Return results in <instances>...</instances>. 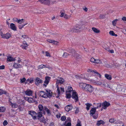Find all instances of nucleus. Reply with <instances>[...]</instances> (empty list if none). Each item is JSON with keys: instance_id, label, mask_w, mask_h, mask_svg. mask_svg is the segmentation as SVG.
<instances>
[{"instance_id": "nucleus-19", "label": "nucleus", "mask_w": 126, "mask_h": 126, "mask_svg": "<svg viewBox=\"0 0 126 126\" xmlns=\"http://www.w3.org/2000/svg\"><path fill=\"white\" fill-rule=\"evenodd\" d=\"M24 98L30 103H32L33 102V99L32 98L24 97Z\"/></svg>"}, {"instance_id": "nucleus-27", "label": "nucleus", "mask_w": 126, "mask_h": 126, "mask_svg": "<svg viewBox=\"0 0 126 126\" xmlns=\"http://www.w3.org/2000/svg\"><path fill=\"white\" fill-rule=\"evenodd\" d=\"M96 110V109L93 108L90 110V115H93L94 114Z\"/></svg>"}, {"instance_id": "nucleus-23", "label": "nucleus", "mask_w": 126, "mask_h": 126, "mask_svg": "<svg viewBox=\"0 0 126 126\" xmlns=\"http://www.w3.org/2000/svg\"><path fill=\"white\" fill-rule=\"evenodd\" d=\"M10 26L11 29L14 30L16 31V28L14 24L13 23H11L10 25Z\"/></svg>"}, {"instance_id": "nucleus-49", "label": "nucleus", "mask_w": 126, "mask_h": 126, "mask_svg": "<svg viewBox=\"0 0 126 126\" xmlns=\"http://www.w3.org/2000/svg\"><path fill=\"white\" fill-rule=\"evenodd\" d=\"M11 106L12 107L14 108H16L17 107V105L16 104H13L12 103Z\"/></svg>"}, {"instance_id": "nucleus-8", "label": "nucleus", "mask_w": 126, "mask_h": 126, "mask_svg": "<svg viewBox=\"0 0 126 126\" xmlns=\"http://www.w3.org/2000/svg\"><path fill=\"white\" fill-rule=\"evenodd\" d=\"M72 55L74 56L76 58L78 59H79L81 58V56L78 54L76 53L75 51L74 50H72Z\"/></svg>"}, {"instance_id": "nucleus-38", "label": "nucleus", "mask_w": 126, "mask_h": 126, "mask_svg": "<svg viewBox=\"0 0 126 126\" xmlns=\"http://www.w3.org/2000/svg\"><path fill=\"white\" fill-rule=\"evenodd\" d=\"M106 50L108 51L109 52L111 53H113L114 52V51L113 50H110L109 47H107V48H105Z\"/></svg>"}, {"instance_id": "nucleus-39", "label": "nucleus", "mask_w": 126, "mask_h": 126, "mask_svg": "<svg viewBox=\"0 0 126 126\" xmlns=\"http://www.w3.org/2000/svg\"><path fill=\"white\" fill-rule=\"evenodd\" d=\"M109 34L110 35L113 36H116L117 35V34H115L113 31H110L109 32Z\"/></svg>"}, {"instance_id": "nucleus-41", "label": "nucleus", "mask_w": 126, "mask_h": 126, "mask_svg": "<svg viewBox=\"0 0 126 126\" xmlns=\"http://www.w3.org/2000/svg\"><path fill=\"white\" fill-rule=\"evenodd\" d=\"M118 20V19H116L113 20L112 21V24L114 26H115L116 25L117 21Z\"/></svg>"}, {"instance_id": "nucleus-48", "label": "nucleus", "mask_w": 126, "mask_h": 126, "mask_svg": "<svg viewBox=\"0 0 126 126\" xmlns=\"http://www.w3.org/2000/svg\"><path fill=\"white\" fill-rule=\"evenodd\" d=\"M66 117L64 116H63L61 118V120L63 121H64L66 119Z\"/></svg>"}, {"instance_id": "nucleus-43", "label": "nucleus", "mask_w": 126, "mask_h": 126, "mask_svg": "<svg viewBox=\"0 0 126 126\" xmlns=\"http://www.w3.org/2000/svg\"><path fill=\"white\" fill-rule=\"evenodd\" d=\"M56 3V1L55 0H49V5L50 4H52L55 3Z\"/></svg>"}, {"instance_id": "nucleus-31", "label": "nucleus", "mask_w": 126, "mask_h": 126, "mask_svg": "<svg viewBox=\"0 0 126 126\" xmlns=\"http://www.w3.org/2000/svg\"><path fill=\"white\" fill-rule=\"evenodd\" d=\"M104 65L107 68H110L112 67V66L107 63V62L106 61H104Z\"/></svg>"}, {"instance_id": "nucleus-7", "label": "nucleus", "mask_w": 126, "mask_h": 126, "mask_svg": "<svg viewBox=\"0 0 126 126\" xmlns=\"http://www.w3.org/2000/svg\"><path fill=\"white\" fill-rule=\"evenodd\" d=\"M34 81L35 84L37 86L40 83H41L43 82L42 80L40 79L38 77L36 78Z\"/></svg>"}, {"instance_id": "nucleus-51", "label": "nucleus", "mask_w": 126, "mask_h": 126, "mask_svg": "<svg viewBox=\"0 0 126 126\" xmlns=\"http://www.w3.org/2000/svg\"><path fill=\"white\" fill-rule=\"evenodd\" d=\"M25 26V24H23L22 25H19V29H21L22 28Z\"/></svg>"}, {"instance_id": "nucleus-28", "label": "nucleus", "mask_w": 126, "mask_h": 126, "mask_svg": "<svg viewBox=\"0 0 126 126\" xmlns=\"http://www.w3.org/2000/svg\"><path fill=\"white\" fill-rule=\"evenodd\" d=\"M42 112L41 111H39L38 112L36 117H37L38 119H39V118H40L42 116Z\"/></svg>"}, {"instance_id": "nucleus-62", "label": "nucleus", "mask_w": 126, "mask_h": 126, "mask_svg": "<svg viewBox=\"0 0 126 126\" xmlns=\"http://www.w3.org/2000/svg\"><path fill=\"white\" fill-rule=\"evenodd\" d=\"M22 37L23 38H28L27 36L26 35H23L22 36Z\"/></svg>"}, {"instance_id": "nucleus-46", "label": "nucleus", "mask_w": 126, "mask_h": 126, "mask_svg": "<svg viewBox=\"0 0 126 126\" xmlns=\"http://www.w3.org/2000/svg\"><path fill=\"white\" fill-rule=\"evenodd\" d=\"M94 70H93L92 69H88L87 70V71L88 72H90V73L92 72V73L93 74H94V73L93 72Z\"/></svg>"}, {"instance_id": "nucleus-47", "label": "nucleus", "mask_w": 126, "mask_h": 126, "mask_svg": "<svg viewBox=\"0 0 126 126\" xmlns=\"http://www.w3.org/2000/svg\"><path fill=\"white\" fill-rule=\"evenodd\" d=\"M102 123V121L101 120L100 121H98L97 122V125L98 126H99Z\"/></svg>"}, {"instance_id": "nucleus-42", "label": "nucleus", "mask_w": 126, "mask_h": 126, "mask_svg": "<svg viewBox=\"0 0 126 126\" xmlns=\"http://www.w3.org/2000/svg\"><path fill=\"white\" fill-rule=\"evenodd\" d=\"M40 121L41 122H42L44 124L46 123L45 119L44 117H43L40 119Z\"/></svg>"}, {"instance_id": "nucleus-35", "label": "nucleus", "mask_w": 126, "mask_h": 126, "mask_svg": "<svg viewBox=\"0 0 126 126\" xmlns=\"http://www.w3.org/2000/svg\"><path fill=\"white\" fill-rule=\"evenodd\" d=\"M94 75L96 76H98L100 78H101V75L96 70H94Z\"/></svg>"}, {"instance_id": "nucleus-17", "label": "nucleus", "mask_w": 126, "mask_h": 126, "mask_svg": "<svg viewBox=\"0 0 126 126\" xmlns=\"http://www.w3.org/2000/svg\"><path fill=\"white\" fill-rule=\"evenodd\" d=\"M13 67L15 68H22V65L18 63H14Z\"/></svg>"}, {"instance_id": "nucleus-36", "label": "nucleus", "mask_w": 126, "mask_h": 126, "mask_svg": "<svg viewBox=\"0 0 126 126\" xmlns=\"http://www.w3.org/2000/svg\"><path fill=\"white\" fill-rule=\"evenodd\" d=\"M45 107H44V108H43V106L41 105H39L38 106V108L39 110V111H42L43 112V111L44 109L45 108Z\"/></svg>"}, {"instance_id": "nucleus-60", "label": "nucleus", "mask_w": 126, "mask_h": 126, "mask_svg": "<svg viewBox=\"0 0 126 126\" xmlns=\"http://www.w3.org/2000/svg\"><path fill=\"white\" fill-rule=\"evenodd\" d=\"M65 126H71V122H68L67 123V124L66 126L65 125Z\"/></svg>"}, {"instance_id": "nucleus-24", "label": "nucleus", "mask_w": 126, "mask_h": 126, "mask_svg": "<svg viewBox=\"0 0 126 126\" xmlns=\"http://www.w3.org/2000/svg\"><path fill=\"white\" fill-rule=\"evenodd\" d=\"M15 58H13L11 56H8L7 58V60L9 62L14 61L16 60Z\"/></svg>"}, {"instance_id": "nucleus-1", "label": "nucleus", "mask_w": 126, "mask_h": 126, "mask_svg": "<svg viewBox=\"0 0 126 126\" xmlns=\"http://www.w3.org/2000/svg\"><path fill=\"white\" fill-rule=\"evenodd\" d=\"M79 86L83 90L89 93H91L94 90V88L91 85L85 83H79Z\"/></svg>"}, {"instance_id": "nucleus-5", "label": "nucleus", "mask_w": 126, "mask_h": 126, "mask_svg": "<svg viewBox=\"0 0 126 126\" xmlns=\"http://www.w3.org/2000/svg\"><path fill=\"white\" fill-rule=\"evenodd\" d=\"M1 35L2 37L3 38L8 39L11 37V35L9 33H7L6 34L1 33Z\"/></svg>"}, {"instance_id": "nucleus-58", "label": "nucleus", "mask_w": 126, "mask_h": 126, "mask_svg": "<svg viewBox=\"0 0 126 126\" xmlns=\"http://www.w3.org/2000/svg\"><path fill=\"white\" fill-rule=\"evenodd\" d=\"M8 124L6 120H5L3 123V125L4 126Z\"/></svg>"}, {"instance_id": "nucleus-2", "label": "nucleus", "mask_w": 126, "mask_h": 126, "mask_svg": "<svg viewBox=\"0 0 126 126\" xmlns=\"http://www.w3.org/2000/svg\"><path fill=\"white\" fill-rule=\"evenodd\" d=\"M83 23H81L80 25H77L76 26V28H72L70 30V31L72 32H78L81 29L83 28L82 27L83 26Z\"/></svg>"}, {"instance_id": "nucleus-59", "label": "nucleus", "mask_w": 126, "mask_h": 126, "mask_svg": "<svg viewBox=\"0 0 126 126\" xmlns=\"http://www.w3.org/2000/svg\"><path fill=\"white\" fill-rule=\"evenodd\" d=\"M102 84V83L101 82L98 81L95 82V84H97L98 85H100L101 84Z\"/></svg>"}, {"instance_id": "nucleus-52", "label": "nucleus", "mask_w": 126, "mask_h": 126, "mask_svg": "<svg viewBox=\"0 0 126 126\" xmlns=\"http://www.w3.org/2000/svg\"><path fill=\"white\" fill-rule=\"evenodd\" d=\"M45 55L47 57H50V55L49 53L47 51H46L45 52Z\"/></svg>"}, {"instance_id": "nucleus-44", "label": "nucleus", "mask_w": 126, "mask_h": 126, "mask_svg": "<svg viewBox=\"0 0 126 126\" xmlns=\"http://www.w3.org/2000/svg\"><path fill=\"white\" fill-rule=\"evenodd\" d=\"M71 95L69 93H66V97L67 98H71Z\"/></svg>"}, {"instance_id": "nucleus-16", "label": "nucleus", "mask_w": 126, "mask_h": 126, "mask_svg": "<svg viewBox=\"0 0 126 126\" xmlns=\"http://www.w3.org/2000/svg\"><path fill=\"white\" fill-rule=\"evenodd\" d=\"M45 108H44L43 111V113L44 114H45V112L44 111V110H45L47 113L48 115L51 114V112L46 107H45Z\"/></svg>"}, {"instance_id": "nucleus-30", "label": "nucleus", "mask_w": 126, "mask_h": 126, "mask_svg": "<svg viewBox=\"0 0 126 126\" xmlns=\"http://www.w3.org/2000/svg\"><path fill=\"white\" fill-rule=\"evenodd\" d=\"M73 91L72 87L71 86H68V89L66 91V93H70L72 91Z\"/></svg>"}, {"instance_id": "nucleus-22", "label": "nucleus", "mask_w": 126, "mask_h": 126, "mask_svg": "<svg viewBox=\"0 0 126 126\" xmlns=\"http://www.w3.org/2000/svg\"><path fill=\"white\" fill-rule=\"evenodd\" d=\"M47 92L46 95H47V97H51L52 95V92L49 90H47L46 91Z\"/></svg>"}, {"instance_id": "nucleus-40", "label": "nucleus", "mask_w": 126, "mask_h": 126, "mask_svg": "<svg viewBox=\"0 0 126 126\" xmlns=\"http://www.w3.org/2000/svg\"><path fill=\"white\" fill-rule=\"evenodd\" d=\"M67 122H71V120H70V117H68L67 118V120H66V121L65 122V123H64L63 125H61L62 126H63V125H65V124L67 123Z\"/></svg>"}, {"instance_id": "nucleus-21", "label": "nucleus", "mask_w": 126, "mask_h": 126, "mask_svg": "<svg viewBox=\"0 0 126 126\" xmlns=\"http://www.w3.org/2000/svg\"><path fill=\"white\" fill-rule=\"evenodd\" d=\"M25 94L28 96H31L32 95V92L30 90H27L25 92Z\"/></svg>"}, {"instance_id": "nucleus-6", "label": "nucleus", "mask_w": 126, "mask_h": 126, "mask_svg": "<svg viewBox=\"0 0 126 126\" xmlns=\"http://www.w3.org/2000/svg\"><path fill=\"white\" fill-rule=\"evenodd\" d=\"M29 114L31 115L34 119H36L37 113L33 111H29Z\"/></svg>"}, {"instance_id": "nucleus-3", "label": "nucleus", "mask_w": 126, "mask_h": 126, "mask_svg": "<svg viewBox=\"0 0 126 126\" xmlns=\"http://www.w3.org/2000/svg\"><path fill=\"white\" fill-rule=\"evenodd\" d=\"M103 85L105 87H109L113 91L116 90V87H117V85H116L113 84L111 85H109L107 83L104 84Z\"/></svg>"}, {"instance_id": "nucleus-13", "label": "nucleus", "mask_w": 126, "mask_h": 126, "mask_svg": "<svg viewBox=\"0 0 126 126\" xmlns=\"http://www.w3.org/2000/svg\"><path fill=\"white\" fill-rule=\"evenodd\" d=\"M50 78V77H46L45 80L44 81V83L45 84H43L44 86H46L48 84Z\"/></svg>"}, {"instance_id": "nucleus-55", "label": "nucleus", "mask_w": 126, "mask_h": 126, "mask_svg": "<svg viewBox=\"0 0 126 126\" xmlns=\"http://www.w3.org/2000/svg\"><path fill=\"white\" fill-rule=\"evenodd\" d=\"M57 91L58 92V95H59L60 94V93L58 85L57 86Z\"/></svg>"}, {"instance_id": "nucleus-33", "label": "nucleus", "mask_w": 126, "mask_h": 126, "mask_svg": "<svg viewBox=\"0 0 126 126\" xmlns=\"http://www.w3.org/2000/svg\"><path fill=\"white\" fill-rule=\"evenodd\" d=\"M45 67H47L48 68H49L50 67L48 66V67L44 65V64H41L38 67V68L39 69H42L43 68H45Z\"/></svg>"}, {"instance_id": "nucleus-45", "label": "nucleus", "mask_w": 126, "mask_h": 126, "mask_svg": "<svg viewBox=\"0 0 126 126\" xmlns=\"http://www.w3.org/2000/svg\"><path fill=\"white\" fill-rule=\"evenodd\" d=\"M6 93V92L1 89H0V95L3 94H5Z\"/></svg>"}, {"instance_id": "nucleus-29", "label": "nucleus", "mask_w": 126, "mask_h": 126, "mask_svg": "<svg viewBox=\"0 0 126 126\" xmlns=\"http://www.w3.org/2000/svg\"><path fill=\"white\" fill-rule=\"evenodd\" d=\"M105 77L107 79L109 80H111L112 79L111 76L110 75L107 74L105 75Z\"/></svg>"}, {"instance_id": "nucleus-18", "label": "nucleus", "mask_w": 126, "mask_h": 126, "mask_svg": "<svg viewBox=\"0 0 126 126\" xmlns=\"http://www.w3.org/2000/svg\"><path fill=\"white\" fill-rule=\"evenodd\" d=\"M28 46L27 43L25 41H24L23 42V45H21L20 47L22 48L26 49V47H28Z\"/></svg>"}, {"instance_id": "nucleus-20", "label": "nucleus", "mask_w": 126, "mask_h": 126, "mask_svg": "<svg viewBox=\"0 0 126 126\" xmlns=\"http://www.w3.org/2000/svg\"><path fill=\"white\" fill-rule=\"evenodd\" d=\"M72 50H69L68 51V52L69 53H70V54H68L66 52H64L63 55V56L65 58V57H66L67 56H68L69 55H72V51H71Z\"/></svg>"}, {"instance_id": "nucleus-57", "label": "nucleus", "mask_w": 126, "mask_h": 126, "mask_svg": "<svg viewBox=\"0 0 126 126\" xmlns=\"http://www.w3.org/2000/svg\"><path fill=\"white\" fill-rule=\"evenodd\" d=\"M20 82L21 83H23L26 80V79L24 78H23L22 79H20Z\"/></svg>"}, {"instance_id": "nucleus-37", "label": "nucleus", "mask_w": 126, "mask_h": 126, "mask_svg": "<svg viewBox=\"0 0 126 126\" xmlns=\"http://www.w3.org/2000/svg\"><path fill=\"white\" fill-rule=\"evenodd\" d=\"M6 110L5 108L4 107H0V112H4Z\"/></svg>"}, {"instance_id": "nucleus-26", "label": "nucleus", "mask_w": 126, "mask_h": 126, "mask_svg": "<svg viewBox=\"0 0 126 126\" xmlns=\"http://www.w3.org/2000/svg\"><path fill=\"white\" fill-rule=\"evenodd\" d=\"M64 80L63 78H59V79L57 80V82L62 84L64 82Z\"/></svg>"}, {"instance_id": "nucleus-32", "label": "nucleus", "mask_w": 126, "mask_h": 126, "mask_svg": "<svg viewBox=\"0 0 126 126\" xmlns=\"http://www.w3.org/2000/svg\"><path fill=\"white\" fill-rule=\"evenodd\" d=\"M47 42L50 43H52L55 44H57V42L56 41H54L53 40L48 39L47 40Z\"/></svg>"}, {"instance_id": "nucleus-25", "label": "nucleus", "mask_w": 126, "mask_h": 126, "mask_svg": "<svg viewBox=\"0 0 126 126\" xmlns=\"http://www.w3.org/2000/svg\"><path fill=\"white\" fill-rule=\"evenodd\" d=\"M92 30L95 33H98L100 32V31L95 28L93 27L92 28Z\"/></svg>"}, {"instance_id": "nucleus-64", "label": "nucleus", "mask_w": 126, "mask_h": 126, "mask_svg": "<svg viewBox=\"0 0 126 126\" xmlns=\"http://www.w3.org/2000/svg\"><path fill=\"white\" fill-rule=\"evenodd\" d=\"M37 13L39 14H43V12L42 11H41L40 10H38Z\"/></svg>"}, {"instance_id": "nucleus-50", "label": "nucleus", "mask_w": 126, "mask_h": 126, "mask_svg": "<svg viewBox=\"0 0 126 126\" xmlns=\"http://www.w3.org/2000/svg\"><path fill=\"white\" fill-rule=\"evenodd\" d=\"M29 25V27L31 28L33 27L34 26V24L32 23H30Z\"/></svg>"}, {"instance_id": "nucleus-56", "label": "nucleus", "mask_w": 126, "mask_h": 126, "mask_svg": "<svg viewBox=\"0 0 126 126\" xmlns=\"http://www.w3.org/2000/svg\"><path fill=\"white\" fill-rule=\"evenodd\" d=\"M101 62L99 59L95 60V63H100Z\"/></svg>"}, {"instance_id": "nucleus-4", "label": "nucleus", "mask_w": 126, "mask_h": 126, "mask_svg": "<svg viewBox=\"0 0 126 126\" xmlns=\"http://www.w3.org/2000/svg\"><path fill=\"white\" fill-rule=\"evenodd\" d=\"M72 98L74 99L76 102L78 101V94L75 92H73L72 96Z\"/></svg>"}, {"instance_id": "nucleus-63", "label": "nucleus", "mask_w": 126, "mask_h": 126, "mask_svg": "<svg viewBox=\"0 0 126 126\" xmlns=\"http://www.w3.org/2000/svg\"><path fill=\"white\" fill-rule=\"evenodd\" d=\"M17 22H18V23H19V24H21V23L22 22H24V21H21V20L20 19L19 20H17Z\"/></svg>"}, {"instance_id": "nucleus-61", "label": "nucleus", "mask_w": 126, "mask_h": 126, "mask_svg": "<svg viewBox=\"0 0 126 126\" xmlns=\"http://www.w3.org/2000/svg\"><path fill=\"white\" fill-rule=\"evenodd\" d=\"M5 68V66L4 65H2L0 66V69H3Z\"/></svg>"}, {"instance_id": "nucleus-14", "label": "nucleus", "mask_w": 126, "mask_h": 126, "mask_svg": "<svg viewBox=\"0 0 126 126\" xmlns=\"http://www.w3.org/2000/svg\"><path fill=\"white\" fill-rule=\"evenodd\" d=\"M73 107L72 106L68 105L66 106L65 108V110L67 112L71 110L73 108Z\"/></svg>"}, {"instance_id": "nucleus-11", "label": "nucleus", "mask_w": 126, "mask_h": 126, "mask_svg": "<svg viewBox=\"0 0 126 126\" xmlns=\"http://www.w3.org/2000/svg\"><path fill=\"white\" fill-rule=\"evenodd\" d=\"M110 105V103L105 101L103 103V109L105 110L106 109L107 107Z\"/></svg>"}, {"instance_id": "nucleus-15", "label": "nucleus", "mask_w": 126, "mask_h": 126, "mask_svg": "<svg viewBox=\"0 0 126 126\" xmlns=\"http://www.w3.org/2000/svg\"><path fill=\"white\" fill-rule=\"evenodd\" d=\"M123 86H122L119 84L117 85L116 90L117 91L120 92L122 91V89H123Z\"/></svg>"}, {"instance_id": "nucleus-9", "label": "nucleus", "mask_w": 126, "mask_h": 126, "mask_svg": "<svg viewBox=\"0 0 126 126\" xmlns=\"http://www.w3.org/2000/svg\"><path fill=\"white\" fill-rule=\"evenodd\" d=\"M60 16L61 17H63L64 18L66 19H69L71 17L70 15H67L62 12L61 13V15Z\"/></svg>"}, {"instance_id": "nucleus-10", "label": "nucleus", "mask_w": 126, "mask_h": 126, "mask_svg": "<svg viewBox=\"0 0 126 126\" xmlns=\"http://www.w3.org/2000/svg\"><path fill=\"white\" fill-rule=\"evenodd\" d=\"M39 95L45 98H47V95L45 92L43 91H39L38 93Z\"/></svg>"}, {"instance_id": "nucleus-34", "label": "nucleus", "mask_w": 126, "mask_h": 126, "mask_svg": "<svg viewBox=\"0 0 126 126\" xmlns=\"http://www.w3.org/2000/svg\"><path fill=\"white\" fill-rule=\"evenodd\" d=\"M86 105V108L87 110H88L90 109V107L92 105V104H90L89 103H87L85 104Z\"/></svg>"}, {"instance_id": "nucleus-54", "label": "nucleus", "mask_w": 126, "mask_h": 126, "mask_svg": "<svg viewBox=\"0 0 126 126\" xmlns=\"http://www.w3.org/2000/svg\"><path fill=\"white\" fill-rule=\"evenodd\" d=\"M115 121L114 118H111L109 120V121L110 123H113Z\"/></svg>"}, {"instance_id": "nucleus-12", "label": "nucleus", "mask_w": 126, "mask_h": 126, "mask_svg": "<svg viewBox=\"0 0 126 126\" xmlns=\"http://www.w3.org/2000/svg\"><path fill=\"white\" fill-rule=\"evenodd\" d=\"M39 1L42 4L49 5V0H39Z\"/></svg>"}, {"instance_id": "nucleus-53", "label": "nucleus", "mask_w": 126, "mask_h": 126, "mask_svg": "<svg viewBox=\"0 0 126 126\" xmlns=\"http://www.w3.org/2000/svg\"><path fill=\"white\" fill-rule=\"evenodd\" d=\"M95 60L94 58H92L90 59V61L92 62L95 63Z\"/></svg>"}]
</instances>
